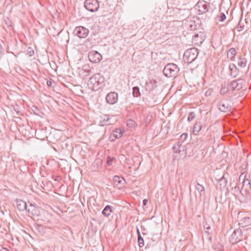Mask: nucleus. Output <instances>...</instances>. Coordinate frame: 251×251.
I'll return each mask as SVG.
<instances>
[{"instance_id":"b1692460","label":"nucleus","mask_w":251,"mask_h":251,"mask_svg":"<svg viewBox=\"0 0 251 251\" xmlns=\"http://www.w3.org/2000/svg\"><path fill=\"white\" fill-rule=\"evenodd\" d=\"M82 71L83 72V73H85L84 76H88L92 73L91 68L88 65H83L82 67Z\"/></svg>"},{"instance_id":"f8f14e48","label":"nucleus","mask_w":251,"mask_h":251,"mask_svg":"<svg viewBox=\"0 0 251 251\" xmlns=\"http://www.w3.org/2000/svg\"><path fill=\"white\" fill-rule=\"evenodd\" d=\"M156 81L155 80H150L146 83L145 89L146 91L151 92L156 88Z\"/></svg>"},{"instance_id":"a878e982","label":"nucleus","mask_w":251,"mask_h":251,"mask_svg":"<svg viewBox=\"0 0 251 251\" xmlns=\"http://www.w3.org/2000/svg\"><path fill=\"white\" fill-rule=\"evenodd\" d=\"M228 83H226V82H225L223 84H222L220 91L221 94L225 95L228 92Z\"/></svg>"},{"instance_id":"2eb2a0df","label":"nucleus","mask_w":251,"mask_h":251,"mask_svg":"<svg viewBox=\"0 0 251 251\" xmlns=\"http://www.w3.org/2000/svg\"><path fill=\"white\" fill-rule=\"evenodd\" d=\"M15 204L16 207L17 208V209L20 211H22L25 210H26V209L27 207L26 203L22 200L17 199L15 201Z\"/></svg>"},{"instance_id":"2f4dec72","label":"nucleus","mask_w":251,"mask_h":251,"mask_svg":"<svg viewBox=\"0 0 251 251\" xmlns=\"http://www.w3.org/2000/svg\"><path fill=\"white\" fill-rule=\"evenodd\" d=\"M102 213L106 217H108L110 215V205H107L105 207L102 211Z\"/></svg>"},{"instance_id":"79ce46f5","label":"nucleus","mask_w":251,"mask_h":251,"mask_svg":"<svg viewBox=\"0 0 251 251\" xmlns=\"http://www.w3.org/2000/svg\"><path fill=\"white\" fill-rule=\"evenodd\" d=\"M148 201L147 199H144L143 201V205H146L148 203Z\"/></svg>"},{"instance_id":"4468645a","label":"nucleus","mask_w":251,"mask_h":251,"mask_svg":"<svg viewBox=\"0 0 251 251\" xmlns=\"http://www.w3.org/2000/svg\"><path fill=\"white\" fill-rule=\"evenodd\" d=\"M229 70L230 71V75L232 78H235L238 75L239 70L234 64L232 63L229 65Z\"/></svg>"},{"instance_id":"9b49d317","label":"nucleus","mask_w":251,"mask_h":251,"mask_svg":"<svg viewBox=\"0 0 251 251\" xmlns=\"http://www.w3.org/2000/svg\"><path fill=\"white\" fill-rule=\"evenodd\" d=\"M197 5L198 11L201 14L205 13L209 10V4L205 1L198 2Z\"/></svg>"},{"instance_id":"5701e85b","label":"nucleus","mask_w":251,"mask_h":251,"mask_svg":"<svg viewBox=\"0 0 251 251\" xmlns=\"http://www.w3.org/2000/svg\"><path fill=\"white\" fill-rule=\"evenodd\" d=\"M196 189L199 193V197L201 198V196L204 193V187L202 185H201L199 183L197 182L195 186Z\"/></svg>"},{"instance_id":"c756f323","label":"nucleus","mask_w":251,"mask_h":251,"mask_svg":"<svg viewBox=\"0 0 251 251\" xmlns=\"http://www.w3.org/2000/svg\"><path fill=\"white\" fill-rule=\"evenodd\" d=\"M109 115H105L104 116V118L102 120L100 121V124L101 126H104L105 125H109Z\"/></svg>"},{"instance_id":"473e14b6","label":"nucleus","mask_w":251,"mask_h":251,"mask_svg":"<svg viewBox=\"0 0 251 251\" xmlns=\"http://www.w3.org/2000/svg\"><path fill=\"white\" fill-rule=\"evenodd\" d=\"M126 125L127 126L132 127L135 126L136 123L133 120L129 119L127 121Z\"/></svg>"},{"instance_id":"20e7f679","label":"nucleus","mask_w":251,"mask_h":251,"mask_svg":"<svg viewBox=\"0 0 251 251\" xmlns=\"http://www.w3.org/2000/svg\"><path fill=\"white\" fill-rule=\"evenodd\" d=\"M206 126V119L201 115V117L197 119L193 128V132L195 135H197L199 132Z\"/></svg>"},{"instance_id":"f704fd0d","label":"nucleus","mask_w":251,"mask_h":251,"mask_svg":"<svg viewBox=\"0 0 251 251\" xmlns=\"http://www.w3.org/2000/svg\"><path fill=\"white\" fill-rule=\"evenodd\" d=\"M219 21L220 22L224 21L226 19V16L224 13H221L218 16Z\"/></svg>"},{"instance_id":"7c9ffc66","label":"nucleus","mask_w":251,"mask_h":251,"mask_svg":"<svg viewBox=\"0 0 251 251\" xmlns=\"http://www.w3.org/2000/svg\"><path fill=\"white\" fill-rule=\"evenodd\" d=\"M137 232H138V244H139V246L140 247H142L144 245V239L141 237V236L140 235V232H139V229L138 228H137Z\"/></svg>"},{"instance_id":"58836bf2","label":"nucleus","mask_w":251,"mask_h":251,"mask_svg":"<svg viewBox=\"0 0 251 251\" xmlns=\"http://www.w3.org/2000/svg\"><path fill=\"white\" fill-rule=\"evenodd\" d=\"M109 97H110V93H108L106 96V100L107 102L109 103H110Z\"/></svg>"},{"instance_id":"a211bd4d","label":"nucleus","mask_w":251,"mask_h":251,"mask_svg":"<svg viewBox=\"0 0 251 251\" xmlns=\"http://www.w3.org/2000/svg\"><path fill=\"white\" fill-rule=\"evenodd\" d=\"M26 210L28 212L29 214L32 215H37V212L39 211L37 207H36L34 204L30 203L29 206H27Z\"/></svg>"},{"instance_id":"f3484780","label":"nucleus","mask_w":251,"mask_h":251,"mask_svg":"<svg viewBox=\"0 0 251 251\" xmlns=\"http://www.w3.org/2000/svg\"><path fill=\"white\" fill-rule=\"evenodd\" d=\"M123 133V131L120 128H116L113 130V132L111 133V141L122 137Z\"/></svg>"},{"instance_id":"393cba45","label":"nucleus","mask_w":251,"mask_h":251,"mask_svg":"<svg viewBox=\"0 0 251 251\" xmlns=\"http://www.w3.org/2000/svg\"><path fill=\"white\" fill-rule=\"evenodd\" d=\"M118 100V95L117 93L111 92V104L116 103Z\"/></svg>"},{"instance_id":"49530a36","label":"nucleus","mask_w":251,"mask_h":251,"mask_svg":"<svg viewBox=\"0 0 251 251\" xmlns=\"http://www.w3.org/2000/svg\"><path fill=\"white\" fill-rule=\"evenodd\" d=\"M97 161H98V162H100V160H99V159H97Z\"/></svg>"},{"instance_id":"c03bdc74","label":"nucleus","mask_w":251,"mask_h":251,"mask_svg":"<svg viewBox=\"0 0 251 251\" xmlns=\"http://www.w3.org/2000/svg\"><path fill=\"white\" fill-rule=\"evenodd\" d=\"M180 151L179 150H177V151H176V153H177V152L179 153V152H180Z\"/></svg>"},{"instance_id":"1a4fd4ad","label":"nucleus","mask_w":251,"mask_h":251,"mask_svg":"<svg viewBox=\"0 0 251 251\" xmlns=\"http://www.w3.org/2000/svg\"><path fill=\"white\" fill-rule=\"evenodd\" d=\"M242 239V232L241 229L237 228L233 232L229 241L232 244H236Z\"/></svg>"},{"instance_id":"4be33fe9","label":"nucleus","mask_w":251,"mask_h":251,"mask_svg":"<svg viewBox=\"0 0 251 251\" xmlns=\"http://www.w3.org/2000/svg\"><path fill=\"white\" fill-rule=\"evenodd\" d=\"M239 225L242 226H248L251 225V219L250 217H245L240 220Z\"/></svg>"},{"instance_id":"9d476101","label":"nucleus","mask_w":251,"mask_h":251,"mask_svg":"<svg viewBox=\"0 0 251 251\" xmlns=\"http://www.w3.org/2000/svg\"><path fill=\"white\" fill-rule=\"evenodd\" d=\"M88 58L92 63H98L102 59L101 55L97 51L92 50L89 52Z\"/></svg>"},{"instance_id":"ddd939ff","label":"nucleus","mask_w":251,"mask_h":251,"mask_svg":"<svg viewBox=\"0 0 251 251\" xmlns=\"http://www.w3.org/2000/svg\"><path fill=\"white\" fill-rule=\"evenodd\" d=\"M219 110L223 112H227L231 110V107L226 101H221L218 106Z\"/></svg>"},{"instance_id":"c9c22d12","label":"nucleus","mask_w":251,"mask_h":251,"mask_svg":"<svg viewBox=\"0 0 251 251\" xmlns=\"http://www.w3.org/2000/svg\"><path fill=\"white\" fill-rule=\"evenodd\" d=\"M54 83V81L53 80L51 79H50V80H48L47 82V84L48 85V86L50 87H52V83Z\"/></svg>"},{"instance_id":"6e6552de","label":"nucleus","mask_w":251,"mask_h":251,"mask_svg":"<svg viewBox=\"0 0 251 251\" xmlns=\"http://www.w3.org/2000/svg\"><path fill=\"white\" fill-rule=\"evenodd\" d=\"M88 29L82 26H78L76 27L74 31V34L80 38H85L89 34Z\"/></svg>"},{"instance_id":"ea45409f","label":"nucleus","mask_w":251,"mask_h":251,"mask_svg":"<svg viewBox=\"0 0 251 251\" xmlns=\"http://www.w3.org/2000/svg\"><path fill=\"white\" fill-rule=\"evenodd\" d=\"M28 52L27 53L30 55V56H32L34 54V50H30L29 51V50H27Z\"/></svg>"},{"instance_id":"c85d7f7f","label":"nucleus","mask_w":251,"mask_h":251,"mask_svg":"<svg viewBox=\"0 0 251 251\" xmlns=\"http://www.w3.org/2000/svg\"><path fill=\"white\" fill-rule=\"evenodd\" d=\"M110 20L109 14H105L100 16V20L102 23H104L106 25H108Z\"/></svg>"},{"instance_id":"f257e3e1","label":"nucleus","mask_w":251,"mask_h":251,"mask_svg":"<svg viewBox=\"0 0 251 251\" xmlns=\"http://www.w3.org/2000/svg\"><path fill=\"white\" fill-rule=\"evenodd\" d=\"M103 79L99 73L95 74L90 78L88 86L90 89L97 91L101 87Z\"/></svg>"},{"instance_id":"7ed1b4c3","label":"nucleus","mask_w":251,"mask_h":251,"mask_svg":"<svg viewBox=\"0 0 251 251\" xmlns=\"http://www.w3.org/2000/svg\"><path fill=\"white\" fill-rule=\"evenodd\" d=\"M198 54V50L195 48H192L185 51L183 59L186 63H191L197 58Z\"/></svg>"},{"instance_id":"72a5a7b5","label":"nucleus","mask_w":251,"mask_h":251,"mask_svg":"<svg viewBox=\"0 0 251 251\" xmlns=\"http://www.w3.org/2000/svg\"><path fill=\"white\" fill-rule=\"evenodd\" d=\"M196 116V114L194 112H191L189 113L187 120L189 122L193 120Z\"/></svg>"},{"instance_id":"aec40b11","label":"nucleus","mask_w":251,"mask_h":251,"mask_svg":"<svg viewBox=\"0 0 251 251\" xmlns=\"http://www.w3.org/2000/svg\"><path fill=\"white\" fill-rule=\"evenodd\" d=\"M125 179L123 177L115 176L113 178V185L114 186H117L125 182Z\"/></svg>"},{"instance_id":"4c0bfd02","label":"nucleus","mask_w":251,"mask_h":251,"mask_svg":"<svg viewBox=\"0 0 251 251\" xmlns=\"http://www.w3.org/2000/svg\"><path fill=\"white\" fill-rule=\"evenodd\" d=\"M180 147H181V145L180 144V143L178 142L177 144L174 146L173 148L174 149V150H175L176 149L180 148Z\"/></svg>"},{"instance_id":"6ab92c4d","label":"nucleus","mask_w":251,"mask_h":251,"mask_svg":"<svg viewBox=\"0 0 251 251\" xmlns=\"http://www.w3.org/2000/svg\"><path fill=\"white\" fill-rule=\"evenodd\" d=\"M227 181L225 178V176L223 175L222 177L218 180V185L219 186L220 189H224L226 186Z\"/></svg>"},{"instance_id":"a18cd8bd","label":"nucleus","mask_w":251,"mask_h":251,"mask_svg":"<svg viewBox=\"0 0 251 251\" xmlns=\"http://www.w3.org/2000/svg\"><path fill=\"white\" fill-rule=\"evenodd\" d=\"M113 158H112L111 157V160H110L111 162L113 161Z\"/></svg>"},{"instance_id":"e433bc0d","label":"nucleus","mask_w":251,"mask_h":251,"mask_svg":"<svg viewBox=\"0 0 251 251\" xmlns=\"http://www.w3.org/2000/svg\"><path fill=\"white\" fill-rule=\"evenodd\" d=\"M204 230H205V232L209 234L210 232H209V230L211 229L210 227L209 226L207 225H204Z\"/></svg>"},{"instance_id":"bb28decb","label":"nucleus","mask_w":251,"mask_h":251,"mask_svg":"<svg viewBox=\"0 0 251 251\" xmlns=\"http://www.w3.org/2000/svg\"><path fill=\"white\" fill-rule=\"evenodd\" d=\"M247 64V59L240 56L238 59V65L241 67H245Z\"/></svg>"},{"instance_id":"39448f33","label":"nucleus","mask_w":251,"mask_h":251,"mask_svg":"<svg viewBox=\"0 0 251 251\" xmlns=\"http://www.w3.org/2000/svg\"><path fill=\"white\" fill-rule=\"evenodd\" d=\"M246 81L244 79L239 78L228 82V86L231 88L232 91H234L242 89Z\"/></svg>"},{"instance_id":"423d86ee","label":"nucleus","mask_w":251,"mask_h":251,"mask_svg":"<svg viewBox=\"0 0 251 251\" xmlns=\"http://www.w3.org/2000/svg\"><path fill=\"white\" fill-rule=\"evenodd\" d=\"M243 179L242 190L245 191L246 195H250L251 192V180L246 178V175L242 173L239 176V179Z\"/></svg>"},{"instance_id":"cd10ccee","label":"nucleus","mask_w":251,"mask_h":251,"mask_svg":"<svg viewBox=\"0 0 251 251\" xmlns=\"http://www.w3.org/2000/svg\"><path fill=\"white\" fill-rule=\"evenodd\" d=\"M132 95L134 97H138L141 96L140 89L138 86H135L133 87Z\"/></svg>"},{"instance_id":"a19ab883","label":"nucleus","mask_w":251,"mask_h":251,"mask_svg":"<svg viewBox=\"0 0 251 251\" xmlns=\"http://www.w3.org/2000/svg\"><path fill=\"white\" fill-rule=\"evenodd\" d=\"M106 162L107 165H110V156H107V159H106Z\"/></svg>"},{"instance_id":"0eeeda50","label":"nucleus","mask_w":251,"mask_h":251,"mask_svg":"<svg viewBox=\"0 0 251 251\" xmlns=\"http://www.w3.org/2000/svg\"><path fill=\"white\" fill-rule=\"evenodd\" d=\"M99 6V3L97 0H86L84 2V7L90 12L97 11Z\"/></svg>"},{"instance_id":"37998d69","label":"nucleus","mask_w":251,"mask_h":251,"mask_svg":"<svg viewBox=\"0 0 251 251\" xmlns=\"http://www.w3.org/2000/svg\"><path fill=\"white\" fill-rule=\"evenodd\" d=\"M0 251H9L8 249L6 248H3L0 250Z\"/></svg>"},{"instance_id":"412c9836","label":"nucleus","mask_w":251,"mask_h":251,"mask_svg":"<svg viewBox=\"0 0 251 251\" xmlns=\"http://www.w3.org/2000/svg\"><path fill=\"white\" fill-rule=\"evenodd\" d=\"M236 51L235 48H232L228 51L227 57L231 61H234Z\"/></svg>"},{"instance_id":"de8ad7c7","label":"nucleus","mask_w":251,"mask_h":251,"mask_svg":"<svg viewBox=\"0 0 251 251\" xmlns=\"http://www.w3.org/2000/svg\"><path fill=\"white\" fill-rule=\"evenodd\" d=\"M248 0V1H251V0Z\"/></svg>"},{"instance_id":"dca6fc26","label":"nucleus","mask_w":251,"mask_h":251,"mask_svg":"<svg viewBox=\"0 0 251 251\" xmlns=\"http://www.w3.org/2000/svg\"><path fill=\"white\" fill-rule=\"evenodd\" d=\"M189 11L187 9H180L177 12V15L180 19L184 20L186 19L189 15Z\"/></svg>"},{"instance_id":"f03ea898","label":"nucleus","mask_w":251,"mask_h":251,"mask_svg":"<svg viewBox=\"0 0 251 251\" xmlns=\"http://www.w3.org/2000/svg\"><path fill=\"white\" fill-rule=\"evenodd\" d=\"M179 68L174 63H169L165 66L163 70L164 75L168 77H172L177 75Z\"/></svg>"}]
</instances>
